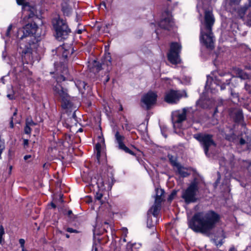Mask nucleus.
Listing matches in <instances>:
<instances>
[{"instance_id":"1","label":"nucleus","mask_w":251,"mask_h":251,"mask_svg":"<svg viewBox=\"0 0 251 251\" xmlns=\"http://www.w3.org/2000/svg\"><path fill=\"white\" fill-rule=\"evenodd\" d=\"M220 216L212 210L195 213L188 221V226L194 231L209 235L220 221Z\"/></svg>"},{"instance_id":"2","label":"nucleus","mask_w":251,"mask_h":251,"mask_svg":"<svg viewBox=\"0 0 251 251\" xmlns=\"http://www.w3.org/2000/svg\"><path fill=\"white\" fill-rule=\"evenodd\" d=\"M215 22L212 13L209 11L205 12L204 21L201 27L200 41L208 49L214 48L215 41L214 36L212 32V26Z\"/></svg>"},{"instance_id":"3","label":"nucleus","mask_w":251,"mask_h":251,"mask_svg":"<svg viewBox=\"0 0 251 251\" xmlns=\"http://www.w3.org/2000/svg\"><path fill=\"white\" fill-rule=\"evenodd\" d=\"M37 26L35 24H26L23 28L19 29L17 32V37L21 40L26 38L28 41V44L25 45L20 43L19 51L23 54H30L32 52V48L36 47V44L32 40H35L33 35L35 33Z\"/></svg>"},{"instance_id":"4","label":"nucleus","mask_w":251,"mask_h":251,"mask_svg":"<svg viewBox=\"0 0 251 251\" xmlns=\"http://www.w3.org/2000/svg\"><path fill=\"white\" fill-rule=\"evenodd\" d=\"M52 25L55 30V36L58 40L61 41L68 37L71 32V29L65 20L57 15L53 18Z\"/></svg>"},{"instance_id":"5","label":"nucleus","mask_w":251,"mask_h":251,"mask_svg":"<svg viewBox=\"0 0 251 251\" xmlns=\"http://www.w3.org/2000/svg\"><path fill=\"white\" fill-rule=\"evenodd\" d=\"M193 137L201 143L205 155L207 156H209V150L216 146V144L213 139V135L200 133L194 134Z\"/></svg>"},{"instance_id":"6","label":"nucleus","mask_w":251,"mask_h":251,"mask_svg":"<svg viewBox=\"0 0 251 251\" xmlns=\"http://www.w3.org/2000/svg\"><path fill=\"white\" fill-rule=\"evenodd\" d=\"M55 96L62 102V106L64 108H71L73 104L70 101V96L67 93V90L64 88L61 85L57 82L53 87Z\"/></svg>"},{"instance_id":"7","label":"nucleus","mask_w":251,"mask_h":251,"mask_svg":"<svg viewBox=\"0 0 251 251\" xmlns=\"http://www.w3.org/2000/svg\"><path fill=\"white\" fill-rule=\"evenodd\" d=\"M232 78V76L230 73L220 72L218 75L215 76L214 79H213V82L211 84V85H208V81L206 82V87L212 88L213 85L216 84L220 86L221 90H223L226 88V85L230 84Z\"/></svg>"},{"instance_id":"8","label":"nucleus","mask_w":251,"mask_h":251,"mask_svg":"<svg viewBox=\"0 0 251 251\" xmlns=\"http://www.w3.org/2000/svg\"><path fill=\"white\" fill-rule=\"evenodd\" d=\"M198 191V183L194 180L190 186L183 191L182 198L185 200L186 203L195 202L197 200L196 196Z\"/></svg>"},{"instance_id":"9","label":"nucleus","mask_w":251,"mask_h":251,"mask_svg":"<svg viewBox=\"0 0 251 251\" xmlns=\"http://www.w3.org/2000/svg\"><path fill=\"white\" fill-rule=\"evenodd\" d=\"M181 46L178 43L173 42L170 46V50L168 54V59L173 64H177L180 62L179 53Z\"/></svg>"},{"instance_id":"10","label":"nucleus","mask_w":251,"mask_h":251,"mask_svg":"<svg viewBox=\"0 0 251 251\" xmlns=\"http://www.w3.org/2000/svg\"><path fill=\"white\" fill-rule=\"evenodd\" d=\"M183 96L187 97L185 91L170 90L166 92L165 96V100L169 103H176Z\"/></svg>"},{"instance_id":"11","label":"nucleus","mask_w":251,"mask_h":251,"mask_svg":"<svg viewBox=\"0 0 251 251\" xmlns=\"http://www.w3.org/2000/svg\"><path fill=\"white\" fill-rule=\"evenodd\" d=\"M157 94L152 91H149L144 94L141 98V102L144 104L143 107L149 109L151 106L154 104L157 99Z\"/></svg>"},{"instance_id":"12","label":"nucleus","mask_w":251,"mask_h":251,"mask_svg":"<svg viewBox=\"0 0 251 251\" xmlns=\"http://www.w3.org/2000/svg\"><path fill=\"white\" fill-rule=\"evenodd\" d=\"M163 19L159 23V26L164 29L170 30L174 25L171 13L169 11H165L163 14Z\"/></svg>"},{"instance_id":"13","label":"nucleus","mask_w":251,"mask_h":251,"mask_svg":"<svg viewBox=\"0 0 251 251\" xmlns=\"http://www.w3.org/2000/svg\"><path fill=\"white\" fill-rule=\"evenodd\" d=\"M115 142L118 144V149L125 151L131 155H134L133 152L129 150L124 143L125 139V136L120 134L119 131H116L115 134Z\"/></svg>"},{"instance_id":"14","label":"nucleus","mask_w":251,"mask_h":251,"mask_svg":"<svg viewBox=\"0 0 251 251\" xmlns=\"http://www.w3.org/2000/svg\"><path fill=\"white\" fill-rule=\"evenodd\" d=\"M17 3L19 5H23L25 12H30L28 14V18H32L35 15V8L33 7H30L27 2L25 1V0H17Z\"/></svg>"},{"instance_id":"15","label":"nucleus","mask_w":251,"mask_h":251,"mask_svg":"<svg viewBox=\"0 0 251 251\" xmlns=\"http://www.w3.org/2000/svg\"><path fill=\"white\" fill-rule=\"evenodd\" d=\"M102 65H106L107 67L111 65V58L109 53L105 56L103 60L102 61V63H97L95 61L94 65L96 67L97 71H99L102 69Z\"/></svg>"},{"instance_id":"16","label":"nucleus","mask_w":251,"mask_h":251,"mask_svg":"<svg viewBox=\"0 0 251 251\" xmlns=\"http://www.w3.org/2000/svg\"><path fill=\"white\" fill-rule=\"evenodd\" d=\"M230 115L233 117L236 122H240L243 119V115L242 110L234 108L230 110Z\"/></svg>"},{"instance_id":"17","label":"nucleus","mask_w":251,"mask_h":251,"mask_svg":"<svg viewBox=\"0 0 251 251\" xmlns=\"http://www.w3.org/2000/svg\"><path fill=\"white\" fill-rule=\"evenodd\" d=\"M188 110V108H184L183 109L181 113L177 115L176 117V120L175 121V123H181L186 119V113Z\"/></svg>"},{"instance_id":"18","label":"nucleus","mask_w":251,"mask_h":251,"mask_svg":"<svg viewBox=\"0 0 251 251\" xmlns=\"http://www.w3.org/2000/svg\"><path fill=\"white\" fill-rule=\"evenodd\" d=\"M158 201V200H157L156 201H155L154 205L150 210V211L151 212L154 216H156L158 215L160 209L161 202Z\"/></svg>"},{"instance_id":"19","label":"nucleus","mask_w":251,"mask_h":251,"mask_svg":"<svg viewBox=\"0 0 251 251\" xmlns=\"http://www.w3.org/2000/svg\"><path fill=\"white\" fill-rule=\"evenodd\" d=\"M141 245L139 243H131L129 242L126 245V251H139V249L140 248Z\"/></svg>"},{"instance_id":"20","label":"nucleus","mask_w":251,"mask_h":251,"mask_svg":"<svg viewBox=\"0 0 251 251\" xmlns=\"http://www.w3.org/2000/svg\"><path fill=\"white\" fill-rule=\"evenodd\" d=\"M75 84L79 92H81L82 94H83L84 93V91L86 90V87H89L87 85V84L84 81L81 80H77L75 82Z\"/></svg>"},{"instance_id":"21","label":"nucleus","mask_w":251,"mask_h":251,"mask_svg":"<svg viewBox=\"0 0 251 251\" xmlns=\"http://www.w3.org/2000/svg\"><path fill=\"white\" fill-rule=\"evenodd\" d=\"M177 172L183 177H187L190 175V173L187 171V169L181 166L179 164L177 166Z\"/></svg>"},{"instance_id":"22","label":"nucleus","mask_w":251,"mask_h":251,"mask_svg":"<svg viewBox=\"0 0 251 251\" xmlns=\"http://www.w3.org/2000/svg\"><path fill=\"white\" fill-rule=\"evenodd\" d=\"M225 136L226 140L237 144V136L232 131L229 134H225Z\"/></svg>"},{"instance_id":"23","label":"nucleus","mask_w":251,"mask_h":251,"mask_svg":"<svg viewBox=\"0 0 251 251\" xmlns=\"http://www.w3.org/2000/svg\"><path fill=\"white\" fill-rule=\"evenodd\" d=\"M164 193V191L163 189L157 188L156 189V197L155 201H156L157 200H158V202H161L163 200V198L162 197Z\"/></svg>"},{"instance_id":"24","label":"nucleus","mask_w":251,"mask_h":251,"mask_svg":"<svg viewBox=\"0 0 251 251\" xmlns=\"http://www.w3.org/2000/svg\"><path fill=\"white\" fill-rule=\"evenodd\" d=\"M62 10L64 14L67 16L69 15L72 11L71 8L66 3L62 4Z\"/></svg>"},{"instance_id":"25","label":"nucleus","mask_w":251,"mask_h":251,"mask_svg":"<svg viewBox=\"0 0 251 251\" xmlns=\"http://www.w3.org/2000/svg\"><path fill=\"white\" fill-rule=\"evenodd\" d=\"M230 95H231V99L233 100V101L236 102L239 101V94L238 93H237L235 92L232 89H231L230 90Z\"/></svg>"},{"instance_id":"26","label":"nucleus","mask_w":251,"mask_h":251,"mask_svg":"<svg viewBox=\"0 0 251 251\" xmlns=\"http://www.w3.org/2000/svg\"><path fill=\"white\" fill-rule=\"evenodd\" d=\"M6 96L10 100L15 99V92L13 90L12 86L11 87L10 89L8 90V94Z\"/></svg>"},{"instance_id":"27","label":"nucleus","mask_w":251,"mask_h":251,"mask_svg":"<svg viewBox=\"0 0 251 251\" xmlns=\"http://www.w3.org/2000/svg\"><path fill=\"white\" fill-rule=\"evenodd\" d=\"M114 178L112 176L111 177H110V178H108V181H103L102 183L103 185H104V184H107L108 185V188L111 189L114 183Z\"/></svg>"},{"instance_id":"28","label":"nucleus","mask_w":251,"mask_h":251,"mask_svg":"<svg viewBox=\"0 0 251 251\" xmlns=\"http://www.w3.org/2000/svg\"><path fill=\"white\" fill-rule=\"evenodd\" d=\"M244 88L249 94H251V80H248L245 84Z\"/></svg>"},{"instance_id":"29","label":"nucleus","mask_w":251,"mask_h":251,"mask_svg":"<svg viewBox=\"0 0 251 251\" xmlns=\"http://www.w3.org/2000/svg\"><path fill=\"white\" fill-rule=\"evenodd\" d=\"M168 157L169 160L173 165L176 167L178 165H179V164H178L176 162V157L173 156L171 154H168Z\"/></svg>"},{"instance_id":"30","label":"nucleus","mask_w":251,"mask_h":251,"mask_svg":"<svg viewBox=\"0 0 251 251\" xmlns=\"http://www.w3.org/2000/svg\"><path fill=\"white\" fill-rule=\"evenodd\" d=\"M239 144L241 146L247 145L248 146V141L246 140L245 138H240L239 141Z\"/></svg>"},{"instance_id":"31","label":"nucleus","mask_w":251,"mask_h":251,"mask_svg":"<svg viewBox=\"0 0 251 251\" xmlns=\"http://www.w3.org/2000/svg\"><path fill=\"white\" fill-rule=\"evenodd\" d=\"M4 234V230L3 227L1 226H0V244H2L3 239H2V236Z\"/></svg>"},{"instance_id":"32","label":"nucleus","mask_w":251,"mask_h":251,"mask_svg":"<svg viewBox=\"0 0 251 251\" xmlns=\"http://www.w3.org/2000/svg\"><path fill=\"white\" fill-rule=\"evenodd\" d=\"M176 191L175 190H173L172 191V192L171 193V194L169 195V196L168 198V201H172L174 199V198H175V197L176 196Z\"/></svg>"},{"instance_id":"33","label":"nucleus","mask_w":251,"mask_h":251,"mask_svg":"<svg viewBox=\"0 0 251 251\" xmlns=\"http://www.w3.org/2000/svg\"><path fill=\"white\" fill-rule=\"evenodd\" d=\"M26 125L31 126L35 125V123L31 119H27L26 121Z\"/></svg>"},{"instance_id":"34","label":"nucleus","mask_w":251,"mask_h":251,"mask_svg":"<svg viewBox=\"0 0 251 251\" xmlns=\"http://www.w3.org/2000/svg\"><path fill=\"white\" fill-rule=\"evenodd\" d=\"M12 25H9V26L8 27L7 29V30H6V36L8 37L10 35V31L12 29Z\"/></svg>"},{"instance_id":"35","label":"nucleus","mask_w":251,"mask_h":251,"mask_svg":"<svg viewBox=\"0 0 251 251\" xmlns=\"http://www.w3.org/2000/svg\"><path fill=\"white\" fill-rule=\"evenodd\" d=\"M25 134H27L30 133V132H31L30 126L26 125L25 127Z\"/></svg>"},{"instance_id":"36","label":"nucleus","mask_w":251,"mask_h":251,"mask_svg":"<svg viewBox=\"0 0 251 251\" xmlns=\"http://www.w3.org/2000/svg\"><path fill=\"white\" fill-rule=\"evenodd\" d=\"M244 163H245V166L247 165V169L250 171L251 170V162H248V161H244Z\"/></svg>"},{"instance_id":"37","label":"nucleus","mask_w":251,"mask_h":251,"mask_svg":"<svg viewBox=\"0 0 251 251\" xmlns=\"http://www.w3.org/2000/svg\"><path fill=\"white\" fill-rule=\"evenodd\" d=\"M70 54L69 51L67 50H65L62 53V57L64 58H67L68 56V55Z\"/></svg>"},{"instance_id":"38","label":"nucleus","mask_w":251,"mask_h":251,"mask_svg":"<svg viewBox=\"0 0 251 251\" xmlns=\"http://www.w3.org/2000/svg\"><path fill=\"white\" fill-rule=\"evenodd\" d=\"M102 197V194L101 193H96L95 198L97 200L100 201Z\"/></svg>"},{"instance_id":"39","label":"nucleus","mask_w":251,"mask_h":251,"mask_svg":"<svg viewBox=\"0 0 251 251\" xmlns=\"http://www.w3.org/2000/svg\"><path fill=\"white\" fill-rule=\"evenodd\" d=\"M67 231L70 232V233H77L78 231L71 227H68L67 228Z\"/></svg>"},{"instance_id":"40","label":"nucleus","mask_w":251,"mask_h":251,"mask_svg":"<svg viewBox=\"0 0 251 251\" xmlns=\"http://www.w3.org/2000/svg\"><path fill=\"white\" fill-rule=\"evenodd\" d=\"M19 243H20L22 248H24V247H25L24 245H25V241L24 239H20L19 240Z\"/></svg>"},{"instance_id":"41","label":"nucleus","mask_w":251,"mask_h":251,"mask_svg":"<svg viewBox=\"0 0 251 251\" xmlns=\"http://www.w3.org/2000/svg\"><path fill=\"white\" fill-rule=\"evenodd\" d=\"M196 104L197 105H200L201 107H202V108H206V106L203 105L202 104V100H198L197 101V103H196Z\"/></svg>"},{"instance_id":"42","label":"nucleus","mask_w":251,"mask_h":251,"mask_svg":"<svg viewBox=\"0 0 251 251\" xmlns=\"http://www.w3.org/2000/svg\"><path fill=\"white\" fill-rule=\"evenodd\" d=\"M101 144H100V143H97L96 145V150L97 151H101Z\"/></svg>"},{"instance_id":"43","label":"nucleus","mask_w":251,"mask_h":251,"mask_svg":"<svg viewBox=\"0 0 251 251\" xmlns=\"http://www.w3.org/2000/svg\"><path fill=\"white\" fill-rule=\"evenodd\" d=\"M247 23L249 25L251 26V12L248 15Z\"/></svg>"},{"instance_id":"44","label":"nucleus","mask_w":251,"mask_h":251,"mask_svg":"<svg viewBox=\"0 0 251 251\" xmlns=\"http://www.w3.org/2000/svg\"><path fill=\"white\" fill-rule=\"evenodd\" d=\"M10 127L13 128L14 127V119H13V117H12L11 118V120H10Z\"/></svg>"},{"instance_id":"45","label":"nucleus","mask_w":251,"mask_h":251,"mask_svg":"<svg viewBox=\"0 0 251 251\" xmlns=\"http://www.w3.org/2000/svg\"><path fill=\"white\" fill-rule=\"evenodd\" d=\"M100 157V151H97V158L98 161H99Z\"/></svg>"},{"instance_id":"46","label":"nucleus","mask_w":251,"mask_h":251,"mask_svg":"<svg viewBox=\"0 0 251 251\" xmlns=\"http://www.w3.org/2000/svg\"><path fill=\"white\" fill-rule=\"evenodd\" d=\"M242 78L241 77L240 78H238V77H235L233 78V81L235 82V83L236 82H238L239 80H242Z\"/></svg>"},{"instance_id":"47","label":"nucleus","mask_w":251,"mask_h":251,"mask_svg":"<svg viewBox=\"0 0 251 251\" xmlns=\"http://www.w3.org/2000/svg\"><path fill=\"white\" fill-rule=\"evenodd\" d=\"M184 79H185L186 83H189L190 82L191 78L189 77L185 76Z\"/></svg>"},{"instance_id":"48","label":"nucleus","mask_w":251,"mask_h":251,"mask_svg":"<svg viewBox=\"0 0 251 251\" xmlns=\"http://www.w3.org/2000/svg\"><path fill=\"white\" fill-rule=\"evenodd\" d=\"M28 144V140L27 139H25L24 140V146H27Z\"/></svg>"},{"instance_id":"49","label":"nucleus","mask_w":251,"mask_h":251,"mask_svg":"<svg viewBox=\"0 0 251 251\" xmlns=\"http://www.w3.org/2000/svg\"><path fill=\"white\" fill-rule=\"evenodd\" d=\"M31 157L30 155H26L24 156V159L25 160H27L28 159L30 158Z\"/></svg>"},{"instance_id":"50","label":"nucleus","mask_w":251,"mask_h":251,"mask_svg":"<svg viewBox=\"0 0 251 251\" xmlns=\"http://www.w3.org/2000/svg\"><path fill=\"white\" fill-rule=\"evenodd\" d=\"M17 112H18V110L17 109H15V111L13 113V116L12 117H15L17 115ZM13 119H14V118H13Z\"/></svg>"},{"instance_id":"51","label":"nucleus","mask_w":251,"mask_h":251,"mask_svg":"<svg viewBox=\"0 0 251 251\" xmlns=\"http://www.w3.org/2000/svg\"><path fill=\"white\" fill-rule=\"evenodd\" d=\"M68 215L70 217L71 216V215L73 214V212H72V210H69L68 211V213H67Z\"/></svg>"},{"instance_id":"52","label":"nucleus","mask_w":251,"mask_h":251,"mask_svg":"<svg viewBox=\"0 0 251 251\" xmlns=\"http://www.w3.org/2000/svg\"><path fill=\"white\" fill-rule=\"evenodd\" d=\"M82 32V29H78L76 31V32L78 33V34H81Z\"/></svg>"},{"instance_id":"53","label":"nucleus","mask_w":251,"mask_h":251,"mask_svg":"<svg viewBox=\"0 0 251 251\" xmlns=\"http://www.w3.org/2000/svg\"><path fill=\"white\" fill-rule=\"evenodd\" d=\"M1 81H2V82L4 84V76L2 77L1 78Z\"/></svg>"},{"instance_id":"54","label":"nucleus","mask_w":251,"mask_h":251,"mask_svg":"<svg viewBox=\"0 0 251 251\" xmlns=\"http://www.w3.org/2000/svg\"><path fill=\"white\" fill-rule=\"evenodd\" d=\"M235 251V248H231L229 249V251Z\"/></svg>"},{"instance_id":"55","label":"nucleus","mask_w":251,"mask_h":251,"mask_svg":"<svg viewBox=\"0 0 251 251\" xmlns=\"http://www.w3.org/2000/svg\"><path fill=\"white\" fill-rule=\"evenodd\" d=\"M51 206H52L53 208H55V207H56V205H55V204H54V203H52H52H51Z\"/></svg>"},{"instance_id":"56","label":"nucleus","mask_w":251,"mask_h":251,"mask_svg":"<svg viewBox=\"0 0 251 251\" xmlns=\"http://www.w3.org/2000/svg\"><path fill=\"white\" fill-rule=\"evenodd\" d=\"M67 73H68V70H64V72H63V74H64V75H67Z\"/></svg>"},{"instance_id":"57","label":"nucleus","mask_w":251,"mask_h":251,"mask_svg":"<svg viewBox=\"0 0 251 251\" xmlns=\"http://www.w3.org/2000/svg\"><path fill=\"white\" fill-rule=\"evenodd\" d=\"M220 165H225V164L222 161H220Z\"/></svg>"},{"instance_id":"58","label":"nucleus","mask_w":251,"mask_h":251,"mask_svg":"<svg viewBox=\"0 0 251 251\" xmlns=\"http://www.w3.org/2000/svg\"><path fill=\"white\" fill-rule=\"evenodd\" d=\"M67 138H69V139H71V136L70 135H68V136H66V140H68Z\"/></svg>"},{"instance_id":"59","label":"nucleus","mask_w":251,"mask_h":251,"mask_svg":"<svg viewBox=\"0 0 251 251\" xmlns=\"http://www.w3.org/2000/svg\"><path fill=\"white\" fill-rule=\"evenodd\" d=\"M109 80V77H107V78H106V80L105 81V82H107Z\"/></svg>"},{"instance_id":"60","label":"nucleus","mask_w":251,"mask_h":251,"mask_svg":"<svg viewBox=\"0 0 251 251\" xmlns=\"http://www.w3.org/2000/svg\"><path fill=\"white\" fill-rule=\"evenodd\" d=\"M222 243H223L222 242H219L218 244H217V246H219V245L221 246L222 245Z\"/></svg>"},{"instance_id":"61","label":"nucleus","mask_w":251,"mask_h":251,"mask_svg":"<svg viewBox=\"0 0 251 251\" xmlns=\"http://www.w3.org/2000/svg\"><path fill=\"white\" fill-rule=\"evenodd\" d=\"M72 117H73L74 118H75L76 117V115H75V113L73 114Z\"/></svg>"},{"instance_id":"62","label":"nucleus","mask_w":251,"mask_h":251,"mask_svg":"<svg viewBox=\"0 0 251 251\" xmlns=\"http://www.w3.org/2000/svg\"><path fill=\"white\" fill-rule=\"evenodd\" d=\"M66 237L67 238H69L70 237V235L68 234H66L65 235Z\"/></svg>"},{"instance_id":"63","label":"nucleus","mask_w":251,"mask_h":251,"mask_svg":"<svg viewBox=\"0 0 251 251\" xmlns=\"http://www.w3.org/2000/svg\"><path fill=\"white\" fill-rule=\"evenodd\" d=\"M123 107H122V106L121 105H120V110L122 111V110H123Z\"/></svg>"},{"instance_id":"64","label":"nucleus","mask_w":251,"mask_h":251,"mask_svg":"<svg viewBox=\"0 0 251 251\" xmlns=\"http://www.w3.org/2000/svg\"><path fill=\"white\" fill-rule=\"evenodd\" d=\"M22 251H28L27 250H26L25 249V247H24V248H22Z\"/></svg>"}]
</instances>
